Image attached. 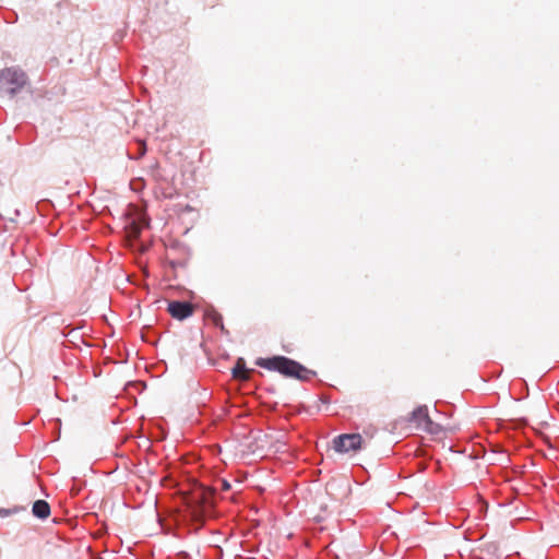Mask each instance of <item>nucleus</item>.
I'll return each mask as SVG.
<instances>
[{"instance_id": "f257e3e1", "label": "nucleus", "mask_w": 559, "mask_h": 559, "mask_svg": "<svg viewBox=\"0 0 559 559\" xmlns=\"http://www.w3.org/2000/svg\"><path fill=\"white\" fill-rule=\"evenodd\" d=\"M255 365L270 371H276L284 377L300 381H308L317 374L314 370L308 369L299 361L281 355L266 358L259 357L255 360Z\"/></svg>"}, {"instance_id": "f8f14e48", "label": "nucleus", "mask_w": 559, "mask_h": 559, "mask_svg": "<svg viewBox=\"0 0 559 559\" xmlns=\"http://www.w3.org/2000/svg\"><path fill=\"white\" fill-rule=\"evenodd\" d=\"M157 170H159V163L157 160H154L148 167H147V173L150 175H153L154 173H156Z\"/></svg>"}, {"instance_id": "9d476101", "label": "nucleus", "mask_w": 559, "mask_h": 559, "mask_svg": "<svg viewBox=\"0 0 559 559\" xmlns=\"http://www.w3.org/2000/svg\"><path fill=\"white\" fill-rule=\"evenodd\" d=\"M86 326V323L84 321H82L79 325L76 326H71V324H68L63 328L62 330V335L67 338H70V336H72L73 334H75V331H79V330H82Z\"/></svg>"}, {"instance_id": "20e7f679", "label": "nucleus", "mask_w": 559, "mask_h": 559, "mask_svg": "<svg viewBox=\"0 0 559 559\" xmlns=\"http://www.w3.org/2000/svg\"><path fill=\"white\" fill-rule=\"evenodd\" d=\"M169 314L179 321H183L193 314L192 304L185 300H173L168 302Z\"/></svg>"}, {"instance_id": "0eeeda50", "label": "nucleus", "mask_w": 559, "mask_h": 559, "mask_svg": "<svg viewBox=\"0 0 559 559\" xmlns=\"http://www.w3.org/2000/svg\"><path fill=\"white\" fill-rule=\"evenodd\" d=\"M207 318L216 328H219L223 333L228 334V331L224 326L223 317L221 313L215 310H211L207 312Z\"/></svg>"}, {"instance_id": "9b49d317", "label": "nucleus", "mask_w": 559, "mask_h": 559, "mask_svg": "<svg viewBox=\"0 0 559 559\" xmlns=\"http://www.w3.org/2000/svg\"><path fill=\"white\" fill-rule=\"evenodd\" d=\"M246 371H247V367H246L245 360L242 358H239L237 360L235 367L233 368V374H234V377H238L239 373H242Z\"/></svg>"}, {"instance_id": "dca6fc26", "label": "nucleus", "mask_w": 559, "mask_h": 559, "mask_svg": "<svg viewBox=\"0 0 559 559\" xmlns=\"http://www.w3.org/2000/svg\"><path fill=\"white\" fill-rule=\"evenodd\" d=\"M320 401L323 403V404H330L331 400L329 397V395H325V394H322L320 396Z\"/></svg>"}, {"instance_id": "39448f33", "label": "nucleus", "mask_w": 559, "mask_h": 559, "mask_svg": "<svg viewBox=\"0 0 559 559\" xmlns=\"http://www.w3.org/2000/svg\"><path fill=\"white\" fill-rule=\"evenodd\" d=\"M32 513L39 520H46L50 515V506L46 500L38 499L33 503Z\"/></svg>"}, {"instance_id": "423d86ee", "label": "nucleus", "mask_w": 559, "mask_h": 559, "mask_svg": "<svg viewBox=\"0 0 559 559\" xmlns=\"http://www.w3.org/2000/svg\"><path fill=\"white\" fill-rule=\"evenodd\" d=\"M411 420L416 421V423H421V421L431 423L427 406L420 405V406L416 407L411 413Z\"/></svg>"}, {"instance_id": "6e6552de", "label": "nucleus", "mask_w": 559, "mask_h": 559, "mask_svg": "<svg viewBox=\"0 0 559 559\" xmlns=\"http://www.w3.org/2000/svg\"><path fill=\"white\" fill-rule=\"evenodd\" d=\"M147 152V146L145 141L139 140L136 143V152L135 153H128L129 159H141Z\"/></svg>"}, {"instance_id": "7ed1b4c3", "label": "nucleus", "mask_w": 559, "mask_h": 559, "mask_svg": "<svg viewBox=\"0 0 559 559\" xmlns=\"http://www.w3.org/2000/svg\"><path fill=\"white\" fill-rule=\"evenodd\" d=\"M362 438L358 433H343L333 439V449L338 453H347L360 449Z\"/></svg>"}, {"instance_id": "2eb2a0df", "label": "nucleus", "mask_w": 559, "mask_h": 559, "mask_svg": "<svg viewBox=\"0 0 559 559\" xmlns=\"http://www.w3.org/2000/svg\"><path fill=\"white\" fill-rule=\"evenodd\" d=\"M486 547H487V551H488V554H492V555H493V554L497 551V549H498V548H497V546H496V545H493V544L487 545Z\"/></svg>"}, {"instance_id": "f3484780", "label": "nucleus", "mask_w": 559, "mask_h": 559, "mask_svg": "<svg viewBox=\"0 0 559 559\" xmlns=\"http://www.w3.org/2000/svg\"><path fill=\"white\" fill-rule=\"evenodd\" d=\"M10 514H11V511L9 509L0 508V516H8Z\"/></svg>"}, {"instance_id": "1a4fd4ad", "label": "nucleus", "mask_w": 559, "mask_h": 559, "mask_svg": "<svg viewBox=\"0 0 559 559\" xmlns=\"http://www.w3.org/2000/svg\"><path fill=\"white\" fill-rule=\"evenodd\" d=\"M68 343L70 344L71 347H80V344L91 346L90 343H87L85 340V334L84 333L80 334L79 331H75V334H73L72 336H70V338H68Z\"/></svg>"}, {"instance_id": "ddd939ff", "label": "nucleus", "mask_w": 559, "mask_h": 559, "mask_svg": "<svg viewBox=\"0 0 559 559\" xmlns=\"http://www.w3.org/2000/svg\"><path fill=\"white\" fill-rule=\"evenodd\" d=\"M152 178L156 181V182H160V181H165L166 179L163 177V175L159 173V170H157L156 173H154L153 175H151Z\"/></svg>"}, {"instance_id": "f03ea898", "label": "nucleus", "mask_w": 559, "mask_h": 559, "mask_svg": "<svg viewBox=\"0 0 559 559\" xmlns=\"http://www.w3.org/2000/svg\"><path fill=\"white\" fill-rule=\"evenodd\" d=\"M25 87L31 91L28 75L19 67H8L0 70V95L15 97Z\"/></svg>"}, {"instance_id": "4468645a", "label": "nucleus", "mask_w": 559, "mask_h": 559, "mask_svg": "<svg viewBox=\"0 0 559 559\" xmlns=\"http://www.w3.org/2000/svg\"><path fill=\"white\" fill-rule=\"evenodd\" d=\"M177 559H191L190 555L187 551H179L177 554Z\"/></svg>"}, {"instance_id": "a211bd4d", "label": "nucleus", "mask_w": 559, "mask_h": 559, "mask_svg": "<svg viewBox=\"0 0 559 559\" xmlns=\"http://www.w3.org/2000/svg\"><path fill=\"white\" fill-rule=\"evenodd\" d=\"M223 485H224V488H229L230 487V485L226 480H224Z\"/></svg>"}]
</instances>
